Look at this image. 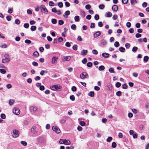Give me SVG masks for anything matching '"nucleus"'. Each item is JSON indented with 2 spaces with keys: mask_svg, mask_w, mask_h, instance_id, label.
Masks as SVG:
<instances>
[{
  "mask_svg": "<svg viewBox=\"0 0 149 149\" xmlns=\"http://www.w3.org/2000/svg\"><path fill=\"white\" fill-rule=\"evenodd\" d=\"M4 57L5 58H3L2 60V62L3 63H6L9 62L10 61V56L8 54H5L4 55Z\"/></svg>",
  "mask_w": 149,
  "mask_h": 149,
  "instance_id": "nucleus-1",
  "label": "nucleus"
},
{
  "mask_svg": "<svg viewBox=\"0 0 149 149\" xmlns=\"http://www.w3.org/2000/svg\"><path fill=\"white\" fill-rule=\"evenodd\" d=\"M19 135V131L17 130H14L13 131L12 136L14 138L17 137Z\"/></svg>",
  "mask_w": 149,
  "mask_h": 149,
  "instance_id": "nucleus-2",
  "label": "nucleus"
},
{
  "mask_svg": "<svg viewBox=\"0 0 149 149\" xmlns=\"http://www.w3.org/2000/svg\"><path fill=\"white\" fill-rule=\"evenodd\" d=\"M61 88V86L59 85H54L51 87L52 90L54 91H57L59 89Z\"/></svg>",
  "mask_w": 149,
  "mask_h": 149,
  "instance_id": "nucleus-3",
  "label": "nucleus"
},
{
  "mask_svg": "<svg viewBox=\"0 0 149 149\" xmlns=\"http://www.w3.org/2000/svg\"><path fill=\"white\" fill-rule=\"evenodd\" d=\"M41 11L44 13H46L48 12V11L45 6L44 5H42L40 7Z\"/></svg>",
  "mask_w": 149,
  "mask_h": 149,
  "instance_id": "nucleus-4",
  "label": "nucleus"
},
{
  "mask_svg": "<svg viewBox=\"0 0 149 149\" xmlns=\"http://www.w3.org/2000/svg\"><path fill=\"white\" fill-rule=\"evenodd\" d=\"M53 130L57 134H59L60 132V129L57 126H54L52 127Z\"/></svg>",
  "mask_w": 149,
  "mask_h": 149,
  "instance_id": "nucleus-5",
  "label": "nucleus"
},
{
  "mask_svg": "<svg viewBox=\"0 0 149 149\" xmlns=\"http://www.w3.org/2000/svg\"><path fill=\"white\" fill-rule=\"evenodd\" d=\"M37 109L38 108L36 107L31 106L29 107L30 111L31 113L35 112Z\"/></svg>",
  "mask_w": 149,
  "mask_h": 149,
  "instance_id": "nucleus-6",
  "label": "nucleus"
},
{
  "mask_svg": "<svg viewBox=\"0 0 149 149\" xmlns=\"http://www.w3.org/2000/svg\"><path fill=\"white\" fill-rule=\"evenodd\" d=\"M88 74L86 72H83L80 75V78L82 79H84L86 77H88Z\"/></svg>",
  "mask_w": 149,
  "mask_h": 149,
  "instance_id": "nucleus-7",
  "label": "nucleus"
},
{
  "mask_svg": "<svg viewBox=\"0 0 149 149\" xmlns=\"http://www.w3.org/2000/svg\"><path fill=\"white\" fill-rule=\"evenodd\" d=\"M13 113L16 115H18L20 113L19 110L17 108H15L13 110Z\"/></svg>",
  "mask_w": 149,
  "mask_h": 149,
  "instance_id": "nucleus-8",
  "label": "nucleus"
},
{
  "mask_svg": "<svg viewBox=\"0 0 149 149\" xmlns=\"http://www.w3.org/2000/svg\"><path fill=\"white\" fill-rule=\"evenodd\" d=\"M101 34V32L100 31H98L94 33L93 35L94 37L96 38L100 36Z\"/></svg>",
  "mask_w": 149,
  "mask_h": 149,
  "instance_id": "nucleus-9",
  "label": "nucleus"
},
{
  "mask_svg": "<svg viewBox=\"0 0 149 149\" xmlns=\"http://www.w3.org/2000/svg\"><path fill=\"white\" fill-rule=\"evenodd\" d=\"M70 12L69 10H67L65 12V14L63 16L65 18H67L68 17V16L70 15Z\"/></svg>",
  "mask_w": 149,
  "mask_h": 149,
  "instance_id": "nucleus-10",
  "label": "nucleus"
},
{
  "mask_svg": "<svg viewBox=\"0 0 149 149\" xmlns=\"http://www.w3.org/2000/svg\"><path fill=\"white\" fill-rule=\"evenodd\" d=\"M102 56L104 58H108L109 57V54L106 53H102Z\"/></svg>",
  "mask_w": 149,
  "mask_h": 149,
  "instance_id": "nucleus-11",
  "label": "nucleus"
},
{
  "mask_svg": "<svg viewBox=\"0 0 149 149\" xmlns=\"http://www.w3.org/2000/svg\"><path fill=\"white\" fill-rule=\"evenodd\" d=\"M118 6L116 5H114L112 7V10L115 11L116 12L118 10Z\"/></svg>",
  "mask_w": 149,
  "mask_h": 149,
  "instance_id": "nucleus-12",
  "label": "nucleus"
},
{
  "mask_svg": "<svg viewBox=\"0 0 149 149\" xmlns=\"http://www.w3.org/2000/svg\"><path fill=\"white\" fill-rule=\"evenodd\" d=\"M71 142L69 140L64 139V144L65 145H70Z\"/></svg>",
  "mask_w": 149,
  "mask_h": 149,
  "instance_id": "nucleus-13",
  "label": "nucleus"
},
{
  "mask_svg": "<svg viewBox=\"0 0 149 149\" xmlns=\"http://www.w3.org/2000/svg\"><path fill=\"white\" fill-rule=\"evenodd\" d=\"M58 58L54 56L52 59V64L54 63L57 61Z\"/></svg>",
  "mask_w": 149,
  "mask_h": 149,
  "instance_id": "nucleus-14",
  "label": "nucleus"
},
{
  "mask_svg": "<svg viewBox=\"0 0 149 149\" xmlns=\"http://www.w3.org/2000/svg\"><path fill=\"white\" fill-rule=\"evenodd\" d=\"M88 53V51L87 50H83L81 52V55L84 56L86 55Z\"/></svg>",
  "mask_w": 149,
  "mask_h": 149,
  "instance_id": "nucleus-15",
  "label": "nucleus"
},
{
  "mask_svg": "<svg viewBox=\"0 0 149 149\" xmlns=\"http://www.w3.org/2000/svg\"><path fill=\"white\" fill-rule=\"evenodd\" d=\"M130 3L132 5L134 6L137 3V1L136 0H131Z\"/></svg>",
  "mask_w": 149,
  "mask_h": 149,
  "instance_id": "nucleus-16",
  "label": "nucleus"
},
{
  "mask_svg": "<svg viewBox=\"0 0 149 149\" xmlns=\"http://www.w3.org/2000/svg\"><path fill=\"white\" fill-rule=\"evenodd\" d=\"M36 127L35 126L33 127L31 129V132L33 134H35L36 132Z\"/></svg>",
  "mask_w": 149,
  "mask_h": 149,
  "instance_id": "nucleus-17",
  "label": "nucleus"
},
{
  "mask_svg": "<svg viewBox=\"0 0 149 149\" xmlns=\"http://www.w3.org/2000/svg\"><path fill=\"white\" fill-rule=\"evenodd\" d=\"M105 69V67L104 66L101 65L98 68V70L100 71L104 70Z\"/></svg>",
  "mask_w": 149,
  "mask_h": 149,
  "instance_id": "nucleus-18",
  "label": "nucleus"
},
{
  "mask_svg": "<svg viewBox=\"0 0 149 149\" xmlns=\"http://www.w3.org/2000/svg\"><path fill=\"white\" fill-rule=\"evenodd\" d=\"M107 44V42L105 40H102L101 44L104 46H105Z\"/></svg>",
  "mask_w": 149,
  "mask_h": 149,
  "instance_id": "nucleus-19",
  "label": "nucleus"
},
{
  "mask_svg": "<svg viewBox=\"0 0 149 149\" xmlns=\"http://www.w3.org/2000/svg\"><path fill=\"white\" fill-rule=\"evenodd\" d=\"M39 53L37 51L34 52L33 54V56L35 57H37L39 56Z\"/></svg>",
  "mask_w": 149,
  "mask_h": 149,
  "instance_id": "nucleus-20",
  "label": "nucleus"
},
{
  "mask_svg": "<svg viewBox=\"0 0 149 149\" xmlns=\"http://www.w3.org/2000/svg\"><path fill=\"white\" fill-rule=\"evenodd\" d=\"M112 15V13L111 12H109L105 15V16L106 17H110Z\"/></svg>",
  "mask_w": 149,
  "mask_h": 149,
  "instance_id": "nucleus-21",
  "label": "nucleus"
},
{
  "mask_svg": "<svg viewBox=\"0 0 149 149\" xmlns=\"http://www.w3.org/2000/svg\"><path fill=\"white\" fill-rule=\"evenodd\" d=\"M125 50V48L123 47H120L119 48V51L121 52H124Z\"/></svg>",
  "mask_w": 149,
  "mask_h": 149,
  "instance_id": "nucleus-22",
  "label": "nucleus"
},
{
  "mask_svg": "<svg viewBox=\"0 0 149 149\" xmlns=\"http://www.w3.org/2000/svg\"><path fill=\"white\" fill-rule=\"evenodd\" d=\"M0 72L2 74H4L6 72V71L3 69H0Z\"/></svg>",
  "mask_w": 149,
  "mask_h": 149,
  "instance_id": "nucleus-23",
  "label": "nucleus"
},
{
  "mask_svg": "<svg viewBox=\"0 0 149 149\" xmlns=\"http://www.w3.org/2000/svg\"><path fill=\"white\" fill-rule=\"evenodd\" d=\"M74 19L75 21L79 22V16L77 15L74 17Z\"/></svg>",
  "mask_w": 149,
  "mask_h": 149,
  "instance_id": "nucleus-24",
  "label": "nucleus"
},
{
  "mask_svg": "<svg viewBox=\"0 0 149 149\" xmlns=\"http://www.w3.org/2000/svg\"><path fill=\"white\" fill-rule=\"evenodd\" d=\"M36 29V27L35 26H32L31 27V30L32 31H35Z\"/></svg>",
  "mask_w": 149,
  "mask_h": 149,
  "instance_id": "nucleus-25",
  "label": "nucleus"
},
{
  "mask_svg": "<svg viewBox=\"0 0 149 149\" xmlns=\"http://www.w3.org/2000/svg\"><path fill=\"white\" fill-rule=\"evenodd\" d=\"M149 59V57L147 56H145L143 58V61L145 62H147Z\"/></svg>",
  "mask_w": 149,
  "mask_h": 149,
  "instance_id": "nucleus-26",
  "label": "nucleus"
},
{
  "mask_svg": "<svg viewBox=\"0 0 149 149\" xmlns=\"http://www.w3.org/2000/svg\"><path fill=\"white\" fill-rule=\"evenodd\" d=\"M88 95L91 97H93L94 96V92L93 91H91L88 94Z\"/></svg>",
  "mask_w": 149,
  "mask_h": 149,
  "instance_id": "nucleus-27",
  "label": "nucleus"
},
{
  "mask_svg": "<svg viewBox=\"0 0 149 149\" xmlns=\"http://www.w3.org/2000/svg\"><path fill=\"white\" fill-rule=\"evenodd\" d=\"M113 138L111 136L109 137L107 139V141L108 142H110L112 140Z\"/></svg>",
  "mask_w": 149,
  "mask_h": 149,
  "instance_id": "nucleus-28",
  "label": "nucleus"
},
{
  "mask_svg": "<svg viewBox=\"0 0 149 149\" xmlns=\"http://www.w3.org/2000/svg\"><path fill=\"white\" fill-rule=\"evenodd\" d=\"M14 102V101L13 100H9V104L10 105H13Z\"/></svg>",
  "mask_w": 149,
  "mask_h": 149,
  "instance_id": "nucleus-29",
  "label": "nucleus"
},
{
  "mask_svg": "<svg viewBox=\"0 0 149 149\" xmlns=\"http://www.w3.org/2000/svg\"><path fill=\"white\" fill-rule=\"evenodd\" d=\"M122 94L121 92L120 91H118L116 93V95L118 96H121Z\"/></svg>",
  "mask_w": 149,
  "mask_h": 149,
  "instance_id": "nucleus-30",
  "label": "nucleus"
},
{
  "mask_svg": "<svg viewBox=\"0 0 149 149\" xmlns=\"http://www.w3.org/2000/svg\"><path fill=\"white\" fill-rule=\"evenodd\" d=\"M114 45L115 47H118L120 45L119 42L117 41L115 42L114 44Z\"/></svg>",
  "mask_w": 149,
  "mask_h": 149,
  "instance_id": "nucleus-31",
  "label": "nucleus"
},
{
  "mask_svg": "<svg viewBox=\"0 0 149 149\" xmlns=\"http://www.w3.org/2000/svg\"><path fill=\"white\" fill-rule=\"evenodd\" d=\"M123 88L124 89H126L127 88V85L126 84H124L122 85Z\"/></svg>",
  "mask_w": 149,
  "mask_h": 149,
  "instance_id": "nucleus-32",
  "label": "nucleus"
},
{
  "mask_svg": "<svg viewBox=\"0 0 149 149\" xmlns=\"http://www.w3.org/2000/svg\"><path fill=\"white\" fill-rule=\"evenodd\" d=\"M58 6L59 8H61L63 7V3L61 2H60L58 3Z\"/></svg>",
  "mask_w": 149,
  "mask_h": 149,
  "instance_id": "nucleus-33",
  "label": "nucleus"
},
{
  "mask_svg": "<svg viewBox=\"0 0 149 149\" xmlns=\"http://www.w3.org/2000/svg\"><path fill=\"white\" fill-rule=\"evenodd\" d=\"M13 11V8H9L8 9V13L11 14L12 13Z\"/></svg>",
  "mask_w": 149,
  "mask_h": 149,
  "instance_id": "nucleus-34",
  "label": "nucleus"
},
{
  "mask_svg": "<svg viewBox=\"0 0 149 149\" xmlns=\"http://www.w3.org/2000/svg\"><path fill=\"white\" fill-rule=\"evenodd\" d=\"M109 71L111 73L114 72V69L113 68H111L109 69Z\"/></svg>",
  "mask_w": 149,
  "mask_h": 149,
  "instance_id": "nucleus-35",
  "label": "nucleus"
},
{
  "mask_svg": "<svg viewBox=\"0 0 149 149\" xmlns=\"http://www.w3.org/2000/svg\"><path fill=\"white\" fill-rule=\"evenodd\" d=\"M64 23V22L63 20H60L58 21V24L60 25H63Z\"/></svg>",
  "mask_w": 149,
  "mask_h": 149,
  "instance_id": "nucleus-36",
  "label": "nucleus"
},
{
  "mask_svg": "<svg viewBox=\"0 0 149 149\" xmlns=\"http://www.w3.org/2000/svg\"><path fill=\"white\" fill-rule=\"evenodd\" d=\"M0 47L2 48H6L7 47V45L5 44H3L0 45Z\"/></svg>",
  "mask_w": 149,
  "mask_h": 149,
  "instance_id": "nucleus-37",
  "label": "nucleus"
},
{
  "mask_svg": "<svg viewBox=\"0 0 149 149\" xmlns=\"http://www.w3.org/2000/svg\"><path fill=\"white\" fill-rule=\"evenodd\" d=\"M71 28L73 30H75L76 29V26L75 24H72L71 26Z\"/></svg>",
  "mask_w": 149,
  "mask_h": 149,
  "instance_id": "nucleus-38",
  "label": "nucleus"
},
{
  "mask_svg": "<svg viewBox=\"0 0 149 149\" xmlns=\"http://www.w3.org/2000/svg\"><path fill=\"white\" fill-rule=\"evenodd\" d=\"M85 8L87 10H89L91 8V5L89 4L86 5L85 6Z\"/></svg>",
  "mask_w": 149,
  "mask_h": 149,
  "instance_id": "nucleus-39",
  "label": "nucleus"
},
{
  "mask_svg": "<svg viewBox=\"0 0 149 149\" xmlns=\"http://www.w3.org/2000/svg\"><path fill=\"white\" fill-rule=\"evenodd\" d=\"M111 146L113 148H115L116 146V144L115 142H113L112 143Z\"/></svg>",
  "mask_w": 149,
  "mask_h": 149,
  "instance_id": "nucleus-40",
  "label": "nucleus"
},
{
  "mask_svg": "<svg viewBox=\"0 0 149 149\" xmlns=\"http://www.w3.org/2000/svg\"><path fill=\"white\" fill-rule=\"evenodd\" d=\"M138 49V47H134L132 50V51L133 52H136Z\"/></svg>",
  "mask_w": 149,
  "mask_h": 149,
  "instance_id": "nucleus-41",
  "label": "nucleus"
},
{
  "mask_svg": "<svg viewBox=\"0 0 149 149\" xmlns=\"http://www.w3.org/2000/svg\"><path fill=\"white\" fill-rule=\"evenodd\" d=\"M121 84L119 82H117L116 84V87H117V88H119V87H120L121 86Z\"/></svg>",
  "mask_w": 149,
  "mask_h": 149,
  "instance_id": "nucleus-42",
  "label": "nucleus"
},
{
  "mask_svg": "<svg viewBox=\"0 0 149 149\" xmlns=\"http://www.w3.org/2000/svg\"><path fill=\"white\" fill-rule=\"evenodd\" d=\"M52 22L53 24H56L57 23V20L55 19H53L52 20Z\"/></svg>",
  "mask_w": 149,
  "mask_h": 149,
  "instance_id": "nucleus-43",
  "label": "nucleus"
},
{
  "mask_svg": "<svg viewBox=\"0 0 149 149\" xmlns=\"http://www.w3.org/2000/svg\"><path fill=\"white\" fill-rule=\"evenodd\" d=\"M11 18V16L10 15L6 17V19L7 21H10Z\"/></svg>",
  "mask_w": 149,
  "mask_h": 149,
  "instance_id": "nucleus-44",
  "label": "nucleus"
},
{
  "mask_svg": "<svg viewBox=\"0 0 149 149\" xmlns=\"http://www.w3.org/2000/svg\"><path fill=\"white\" fill-rule=\"evenodd\" d=\"M24 146H26L27 145V143L24 141H21L20 142Z\"/></svg>",
  "mask_w": 149,
  "mask_h": 149,
  "instance_id": "nucleus-45",
  "label": "nucleus"
},
{
  "mask_svg": "<svg viewBox=\"0 0 149 149\" xmlns=\"http://www.w3.org/2000/svg\"><path fill=\"white\" fill-rule=\"evenodd\" d=\"M49 5L50 6H54V3L52 1H50L49 2Z\"/></svg>",
  "mask_w": 149,
  "mask_h": 149,
  "instance_id": "nucleus-46",
  "label": "nucleus"
},
{
  "mask_svg": "<svg viewBox=\"0 0 149 149\" xmlns=\"http://www.w3.org/2000/svg\"><path fill=\"white\" fill-rule=\"evenodd\" d=\"M99 8L100 9H102L104 8V6L103 4L100 5L99 6Z\"/></svg>",
  "mask_w": 149,
  "mask_h": 149,
  "instance_id": "nucleus-47",
  "label": "nucleus"
},
{
  "mask_svg": "<svg viewBox=\"0 0 149 149\" xmlns=\"http://www.w3.org/2000/svg\"><path fill=\"white\" fill-rule=\"evenodd\" d=\"M87 62V60L86 58H84L82 61V62L83 64H85Z\"/></svg>",
  "mask_w": 149,
  "mask_h": 149,
  "instance_id": "nucleus-48",
  "label": "nucleus"
},
{
  "mask_svg": "<svg viewBox=\"0 0 149 149\" xmlns=\"http://www.w3.org/2000/svg\"><path fill=\"white\" fill-rule=\"evenodd\" d=\"M126 25L127 27L130 28L131 26V23L129 22H127L126 23Z\"/></svg>",
  "mask_w": 149,
  "mask_h": 149,
  "instance_id": "nucleus-49",
  "label": "nucleus"
},
{
  "mask_svg": "<svg viewBox=\"0 0 149 149\" xmlns=\"http://www.w3.org/2000/svg\"><path fill=\"white\" fill-rule=\"evenodd\" d=\"M92 53L95 55H97L98 54L97 51L95 49L93 50H92Z\"/></svg>",
  "mask_w": 149,
  "mask_h": 149,
  "instance_id": "nucleus-50",
  "label": "nucleus"
},
{
  "mask_svg": "<svg viewBox=\"0 0 149 149\" xmlns=\"http://www.w3.org/2000/svg\"><path fill=\"white\" fill-rule=\"evenodd\" d=\"M87 66L89 67H90L92 66V63L91 62H89L87 64Z\"/></svg>",
  "mask_w": 149,
  "mask_h": 149,
  "instance_id": "nucleus-51",
  "label": "nucleus"
},
{
  "mask_svg": "<svg viewBox=\"0 0 149 149\" xmlns=\"http://www.w3.org/2000/svg\"><path fill=\"white\" fill-rule=\"evenodd\" d=\"M70 99L72 101H74L75 100V97L74 95H72L70 96Z\"/></svg>",
  "mask_w": 149,
  "mask_h": 149,
  "instance_id": "nucleus-52",
  "label": "nucleus"
},
{
  "mask_svg": "<svg viewBox=\"0 0 149 149\" xmlns=\"http://www.w3.org/2000/svg\"><path fill=\"white\" fill-rule=\"evenodd\" d=\"M132 111L133 113L136 114L137 113V111L136 109H132Z\"/></svg>",
  "mask_w": 149,
  "mask_h": 149,
  "instance_id": "nucleus-53",
  "label": "nucleus"
},
{
  "mask_svg": "<svg viewBox=\"0 0 149 149\" xmlns=\"http://www.w3.org/2000/svg\"><path fill=\"white\" fill-rule=\"evenodd\" d=\"M65 59L66 61H69L70 59V56H66L65 57Z\"/></svg>",
  "mask_w": 149,
  "mask_h": 149,
  "instance_id": "nucleus-54",
  "label": "nucleus"
},
{
  "mask_svg": "<svg viewBox=\"0 0 149 149\" xmlns=\"http://www.w3.org/2000/svg\"><path fill=\"white\" fill-rule=\"evenodd\" d=\"M128 1V0H122V2L123 4H126Z\"/></svg>",
  "mask_w": 149,
  "mask_h": 149,
  "instance_id": "nucleus-55",
  "label": "nucleus"
},
{
  "mask_svg": "<svg viewBox=\"0 0 149 149\" xmlns=\"http://www.w3.org/2000/svg\"><path fill=\"white\" fill-rule=\"evenodd\" d=\"M3 119H4L6 118V116L4 114H1L0 116Z\"/></svg>",
  "mask_w": 149,
  "mask_h": 149,
  "instance_id": "nucleus-56",
  "label": "nucleus"
},
{
  "mask_svg": "<svg viewBox=\"0 0 149 149\" xmlns=\"http://www.w3.org/2000/svg\"><path fill=\"white\" fill-rule=\"evenodd\" d=\"M99 15H98L96 14L95 15V17H94V18L95 20H97L99 19Z\"/></svg>",
  "mask_w": 149,
  "mask_h": 149,
  "instance_id": "nucleus-57",
  "label": "nucleus"
},
{
  "mask_svg": "<svg viewBox=\"0 0 149 149\" xmlns=\"http://www.w3.org/2000/svg\"><path fill=\"white\" fill-rule=\"evenodd\" d=\"M71 89L72 91H75L77 90V88L75 86H73L72 87Z\"/></svg>",
  "mask_w": 149,
  "mask_h": 149,
  "instance_id": "nucleus-58",
  "label": "nucleus"
},
{
  "mask_svg": "<svg viewBox=\"0 0 149 149\" xmlns=\"http://www.w3.org/2000/svg\"><path fill=\"white\" fill-rule=\"evenodd\" d=\"M125 47L127 49H128L130 47V44L128 43L125 44Z\"/></svg>",
  "mask_w": 149,
  "mask_h": 149,
  "instance_id": "nucleus-59",
  "label": "nucleus"
},
{
  "mask_svg": "<svg viewBox=\"0 0 149 149\" xmlns=\"http://www.w3.org/2000/svg\"><path fill=\"white\" fill-rule=\"evenodd\" d=\"M64 139H60L59 143L60 144H64Z\"/></svg>",
  "mask_w": 149,
  "mask_h": 149,
  "instance_id": "nucleus-60",
  "label": "nucleus"
},
{
  "mask_svg": "<svg viewBox=\"0 0 149 149\" xmlns=\"http://www.w3.org/2000/svg\"><path fill=\"white\" fill-rule=\"evenodd\" d=\"M72 48L74 50H76L77 49V46L76 45H74L73 47Z\"/></svg>",
  "mask_w": 149,
  "mask_h": 149,
  "instance_id": "nucleus-61",
  "label": "nucleus"
},
{
  "mask_svg": "<svg viewBox=\"0 0 149 149\" xmlns=\"http://www.w3.org/2000/svg\"><path fill=\"white\" fill-rule=\"evenodd\" d=\"M98 25L100 27H102L103 26L102 23V22H99L98 23Z\"/></svg>",
  "mask_w": 149,
  "mask_h": 149,
  "instance_id": "nucleus-62",
  "label": "nucleus"
},
{
  "mask_svg": "<svg viewBox=\"0 0 149 149\" xmlns=\"http://www.w3.org/2000/svg\"><path fill=\"white\" fill-rule=\"evenodd\" d=\"M6 87L7 88L9 89L12 87V86L10 84H8L6 85Z\"/></svg>",
  "mask_w": 149,
  "mask_h": 149,
  "instance_id": "nucleus-63",
  "label": "nucleus"
},
{
  "mask_svg": "<svg viewBox=\"0 0 149 149\" xmlns=\"http://www.w3.org/2000/svg\"><path fill=\"white\" fill-rule=\"evenodd\" d=\"M81 14L83 17H84L85 15V12L84 11H81Z\"/></svg>",
  "mask_w": 149,
  "mask_h": 149,
  "instance_id": "nucleus-64",
  "label": "nucleus"
}]
</instances>
